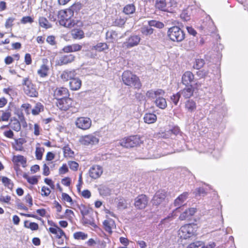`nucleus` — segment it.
<instances>
[{
  "label": "nucleus",
  "instance_id": "423d86ee",
  "mask_svg": "<svg viewBox=\"0 0 248 248\" xmlns=\"http://www.w3.org/2000/svg\"><path fill=\"white\" fill-rule=\"evenodd\" d=\"M22 89L24 93L31 97H36L38 95L35 84H33L29 76L24 78L22 81Z\"/></svg>",
  "mask_w": 248,
  "mask_h": 248
},
{
  "label": "nucleus",
  "instance_id": "4be33fe9",
  "mask_svg": "<svg viewBox=\"0 0 248 248\" xmlns=\"http://www.w3.org/2000/svg\"><path fill=\"white\" fill-rule=\"evenodd\" d=\"M26 142L25 138H19L14 139V141L12 143V147L16 151L22 152L24 151L23 145Z\"/></svg>",
  "mask_w": 248,
  "mask_h": 248
},
{
  "label": "nucleus",
  "instance_id": "f257e3e1",
  "mask_svg": "<svg viewBox=\"0 0 248 248\" xmlns=\"http://www.w3.org/2000/svg\"><path fill=\"white\" fill-rule=\"evenodd\" d=\"M74 12L71 9H66L59 11L58 14L59 22L61 25L68 28L72 27H82L83 22L78 19L72 18Z\"/></svg>",
  "mask_w": 248,
  "mask_h": 248
},
{
  "label": "nucleus",
  "instance_id": "a19ab883",
  "mask_svg": "<svg viewBox=\"0 0 248 248\" xmlns=\"http://www.w3.org/2000/svg\"><path fill=\"white\" fill-rule=\"evenodd\" d=\"M136 7L133 3L128 4L123 8V13L126 15L133 14L135 12Z\"/></svg>",
  "mask_w": 248,
  "mask_h": 248
},
{
  "label": "nucleus",
  "instance_id": "37998d69",
  "mask_svg": "<svg viewBox=\"0 0 248 248\" xmlns=\"http://www.w3.org/2000/svg\"><path fill=\"white\" fill-rule=\"evenodd\" d=\"M73 238L77 240H85L87 239L88 235L87 233L81 232L78 231L74 232L73 235Z\"/></svg>",
  "mask_w": 248,
  "mask_h": 248
},
{
  "label": "nucleus",
  "instance_id": "c9c22d12",
  "mask_svg": "<svg viewBox=\"0 0 248 248\" xmlns=\"http://www.w3.org/2000/svg\"><path fill=\"white\" fill-rule=\"evenodd\" d=\"M109 46L106 43H98L92 48V50H94L96 52H101L108 50Z\"/></svg>",
  "mask_w": 248,
  "mask_h": 248
},
{
  "label": "nucleus",
  "instance_id": "4c0bfd02",
  "mask_svg": "<svg viewBox=\"0 0 248 248\" xmlns=\"http://www.w3.org/2000/svg\"><path fill=\"white\" fill-rule=\"evenodd\" d=\"M106 38L108 40L109 42L114 43L117 41L118 34L114 31H108L106 32Z\"/></svg>",
  "mask_w": 248,
  "mask_h": 248
},
{
  "label": "nucleus",
  "instance_id": "6ab92c4d",
  "mask_svg": "<svg viewBox=\"0 0 248 248\" xmlns=\"http://www.w3.org/2000/svg\"><path fill=\"white\" fill-rule=\"evenodd\" d=\"M140 41V38L139 35H131L123 44V47L129 48L139 45Z\"/></svg>",
  "mask_w": 248,
  "mask_h": 248
},
{
  "label": "nucleus",
  "instance_id": "0eeeda50",
  "mask_svg": "<svg viewBox=\"0 0 248 248\" xmlns=\"http://www.w3.org/2000/svg\"><path fill=\"white\" fill-rule=\"evenodd\" d=\"M143 143L140 135H131L124 138L120 141V145L125 148H133L140 146Z\"/></svg>",
  "mask_w": 248,
  "mask_h": 248
},
{
  "label": "nucleus",
  "instance_id": "338daca9",
  "mask_svg": "<svg viewBox=\"0 0 248 248\" xmlns=\"http://www.w3.org/2000/svg\"><path fill=\"white\" fill-rule=\"evenodd\" d=\"M51 193L50 189L46 186H43L41 188V194L43 197H47Z\"/></svg>",
  "mask_w": 248,
  "mask_h": 248
},
{
  "label": "nucleus",
  "instance_id": "58836bf2",
  "mask_svg": "<svg viewBox=\"0 0 248 248\" xmlns=\"http://www.w3.org/2000/svg\"><path fill=\"white\" fill-rule=\"evenodd\" d=\"M143 119L145 123L151 124L156 122L157 117L156 115L154 113H148L145 114Z\"/></svg>",
  "mask_w": 248,
  "mask_h": 248
},
{
  "label": "nucleus",
  "instance_id": "0e129e2a",
  "mask_svg": "<svg viewBox=\"0 0 248 248\" xmlns=\"http://www.w3.org/2000/svg\"><path fill=\"white\" fill-rule=\"evenodd\" d=\"M204 61L202 59H198L196 60L195 63L193 65V67L196 69H200L202 67L204 64Z\"/></svg>",
  "mask_w": 248,
  "mask_h": 248
},
{
  "label": "nucleus",
  "instance_id": "f704fd0d",
  "mask_svg": "<svg viewBox=\"0 0 248 248\" xmlns=\"http://www.w3.org/2000/svg\"><path fill=\"white\" fill-rule=\"evenodd\" d=\"M45 152V148L41 146L39 143H37L36 144L35 155L36 159L38 160H41L43 158V154Z\"/></svg>",
  "mask_w": 248,
  "mask_h": 248
},
{
  "label": "nucleus",
  "instance_id": "13d9d810",
  "mask_svg": "<svg viewBox=\"0 0 248 248\" xmlns=\"http://www.w3.org/2000/svg\"><path fill=\"white\" fill-rule=\"evenodd\" d=\"M24 201L26 205L29 207H31L33 205V200L31 195L28 193L25 195L24 198Z\"/></svg>",
  "mask_w": 248,
  "mask_h": 248
},
{
  "label": "nucleus",
  "instance_id": "412c9836",
  "mask_svg": "<svg viewBox=\"0 0 248 248\" xmlns=\"http://www.w3.org/2000/svg\"><path fill=\"white\" fill-rule=\"evenodd\" d=\"M69 91L66 87H57L54 91V96L56 99L62 97H69Z\"/></svg>",
  "mask_w": 248,
  "mask_h": 248
},
{
  "label": "nucleus",
  "instance_id": "393cba45",
  "mask_svg": "<svg viewBox=\"0 0 248 248\" xmlns=\"http://www.w3.org/2000/svg\"><path fill=\"white\" fill-rule=\"evenodd\" d=\"M186 87L181 90L179 92L181 95L185 98H190L193 95L194 88L192 85H186Z\"/></svg>",
  "mask_w": 248,
  "mask_h": 248
},
{
  "label": "nucleus",
  "instance_id": "5fc2aeb1",
  "mask_svg": "<svg viewBox=\"0 0 248 248\" xmlns=\"http://www.w3.org/2000/svg\"><path fill=\"white\" fill-rule=\"evenodd\" d=\"M62 200L64 202L69 203L71 206H72L74 204V202L72 198L66 193H62Z\"/></svg>",
  "mask_w": 248,
  "mask_h": 248
},
{
  "label": "nucleus",
  "instance_id": "473e14b6",
  "mask_svg": "<svg viewBox=\"0 0 248 248\" xmlns=\"http://www.w3.org/2000/svg\"><path fill=\"white\" fill-rule=\"evenodd\" d=\"M59 217V219L65 218L70 222H72L74 217H75V213L72 210L66 209L65 210L64 214H62V215Z\"/></svg>",
  "mask_w": 248,
  "mask_h": 248
},
{
  "label": "nucleus",
  "instance_id": "ea45409f",
  "mask_svg": "<svg viewBox=\"0 0 248 248\" xmlns=\"http://www.w3.org/2000/svg\"><path fill=\"white\" fill-rule=\"evenodd\" d=\"M1 115L0 117V122H8L12 116L11 110L9 108L5 110H1Z\"/></svg>",
  "mask_w": 248,
  "mask_h": 248
},
{
  "label": "nucleus",
  "instance_id": "6e6d98bb",
  "mask_svg": "<svg viewBox=\"0 0 248 248\" xmlns=\"http://www.w3.org/2000/svg\"><path fill=\"white\" fill-rule=\"evenodd\" d=\"M31 108V105L28 103H24L21 106V110L24 111L27 115H30Z\"/></svg>",
  "mask_w": 248,
  "mask_h": 248
},
{
  "label": "nucleus",
  "instance_id": "a878e982",
  "mask_svg": "<svg viewBox=\"0 0 248 248\" xmlns=\"http://www.w3.org/2000/svg\"><path fill=\"white\" fill-rule=\"evenodd\" d=\"M71 31V35L75 40H80L85 37L84 31L81 29V27H73Z\"/></svg>",
  "mask_w": 248,
  "mask_h": 248
},
{
  "label": "nucleus",
  "instance_id": "680f3d73",
  "mask_svg": "<svg viewBox=\"0 0 248 248\" xmlns=\"http://www.w3.org/2000/svg\"><path fill=\"white\" fill-rule=\"evenodd\" d=\"M80 196L84 199H90L91 197L92 194L91 191L88 189H85L83 191L80 190V192H78Z\"/></svg>",
  "mask_w": 248,
  "mask_h": 248
},
{
  "label": "nucleus",
  "instance_id": "ddd939ff",
  "mask_svg": "<svg viewBox=\"0 0 248 248\" xmlns=\"http://www.w3.org/2000/svg\"><path fill=\"white\" fill-rule=\"evenodd\" d=\"M14 170L16 171L20 170V166L25 168L27 166V158L22 155H14L12 158Z\"/></svg>",
  "mask_w": 248,
  "mask_h": 248
},
{
  "label": "nucleus",
  "instance_id": "a211bd4d",
  "mask_svg": "<svg viewBox=\"0 0 248 248\" xmlns=\"http://www.w3.org/2000/svg\"><path fill=\"white\" fill-rule=\"evenodd\" d=\"M196 208L191 207L186 209L179 216V219L181 221H191L192 217L197 212Z\"/></svg>",
  "mask_w": 248,
  "mask_h": 248
},
{
  "label": "nucleus",
  "instance_id": "7c9ffc66",
  "mask_svg": "<svg viewBox=\"0 0 248 248\" xmlns=\"http://www.w3.org/2000/svg\"><path fill=\"white\" fill-rule=\"evenodd\" d=\"M82 85L81 80L78 78L75 77L69 82L70 89L72 91H78Z\"/></svg>",
  "mask_w": 248,
  "mask_h": 248
},
{
  "label": "nucleus",
  "instance_id": "774afa93",
  "mask_svg": "<svg viewBox=\"0 0 248 248\" xmlns=\"http://www.w3.org/2000/svg\"><path fill=\"white\" fill-rule=\"evenodd\" d=\"M34 21L33 18L30 16H23L20 20V22L23 24L27 23L31 24Z\"/></svg>",
  "mask_w": 248,
  "mask_h": 248
},
{
  "label": "nucleus",
  "instance_id": "9b49d317",
  "mask_svg": "<svg viewBox=\"0 0 248 248\" xmlns=\"http://www.w3.org/2000/svg\"><path fill=\"white\" fill-rule=\"evenodd\" d=\"M50 71L49 61L46 58L42 60V64L37 70V74L41 78H46L48 77Z\"/></svg>",
  "mask_w": 248,
  "mask_h": 248
},
{
  "label": "nucleus",
  "instance_id": "5701e85b",
  "mask_svg": "<svg viewBox=\"0 0 248 248\" xmlns=\"http://www.w3.org/2000/svg\"><path fill=\"white\" fill-rule=\"evenodd\" d=\"M103 173L102 168L99 165H93L89 170V175L93 179H97L100 177Z\"/></svg>",
  "mask_w": 248,
  "mask_h": 248
},
{
  "label": "nucleus",
  "instance_id": "f3484780",
  "mask_svg": "<svg viewBox=\"0 0 248 248\" xmlns=\"http://www.w3.org/2000/svg\"><path fill=\"white\" fill-rule=\"evenodd\" d=\"M76 56L72 54H65L61 56L56 61V65L63 66L68 65L75 62Z\"/></svg>",
  "mask_w": 248,
  "mask_h": 248
},
{
  "label": "nucleus",
  "instance_id": "09e8293b",
  "mask_svg": "<svg viewBox=\"0 0 248 248\" xmlns=\"http://www.w3.org/2000/svg\"><path fill=\"white\" fill-rule=\"evenodd\" d=\"M140 32L143 35L147 36L153 33L154 29L149 25V26H143L141 28Z\"/></svg>",
  "mask_w": 248,
  "mask_h": 248
},
{
  "label": "nucleus",
  "instance_id": "864d4df0",
  "mask_svg": "<svg viewBox=\"0 0 248 248\" xmlns=\"http://www.w3.org/2000/svg\"><path fill=\"white\" fill-rule=\"evenodd\" d=\"M186 248H205L203 242L198 241L190 244Z\"/></svg>",
  "mask_w": 248,
  "mask_h": 248
},
{
  "label": "nucleus",
  "instance_id": "79ce46f5",
  "mask_svg": "<svg viewBox=\"0 0 248 248\" xmlns=\"http://www.w3.org/2000/svg\"><path fill=\"white\" fill-rule=\"evenodd\" d=\"M62 150L64 157L69 158H74L75 156L74 152L71 150L68 145L64 146Z\"/></svg>",
  "mask_w": 248,
  "mask_h": 248
},
{
  "label": "nucleus",
  "instance_id": "6e6552de",
  "mask_svg": "<svg viewBox=\"0 0 248 248\" xmlns=\"http://www.w3.org/2000/svg\"><path fill=\"white\" fill-rule=\"evenodd\" d=\"M167 35L169 38L173 42H180L185 38L184 31L176 26H172L168 29Z\"/></svg>",
  "mask_w": 248,
  "mask_h": 248
},
{
  "label": "nucleus",
  "instance_id": "72a5a7b5",
  "mask_svg": "<svg viewBox=\"0 0 248 248\" xmlns=\"http://www.w3.org/2000/svg\"><path fill=\"white\" fill-rule=\"evenodd\" d=\"M0 181L5 187L11 190H13L14 184L10 179L6 176H0Z\"/></svg>",
  "mask_w": 248,
  "mask_h": 248
},
{
  "label": "nucleus",
  "instance_id": "bb28decb",
  "mask_svg": "<svg viewBox=\"0 0 248 248\" xmlns=\"http://www.w3.org/2000/svg\"><path fill=\"white\" fill-rule=\"evenodd\" d=\"M194 79V74L190 71H186L182 76V82L185 85H191Z\"/></svg>",
  "mask_w": 248,
  "mask_h": 248
},
{
  "label": "nucleus",
  "instance_id": "9d476101",
  "mask_svg": "<svg viewBox=\"0 0 248 248\" xmlns=\"http://www.w3.org/2000/svg\"><path fill=\"white\" fill-rule=\"evenodd\" d=\"M75 124L76 126L82 130H87L89 129L92 125V121L89 117L80 116L75 120Z\"/></svg>",
  "mask_w": 248,
  "mask_h": 248
},
{
  "label": "nucleus",
  "instance_id": "e433bc0d",
  "mask_svg": "<svg viewBox=\"0 0 248 248\" xmlns=\"http://www.w3.org/2000/svg\"><path fill=\"white\" fill-rule=\"evenodd\" d=\"M20 55L19 53H16L13 55V56H7L4 60V63L6 65H9L12 64L15 59L16 61H18L20 60Z\"/></svg>",
  "mask_w": 248,
  "mask_h": 248
},
{
  "label": "nucleus",
  "instance_id": "3c124183",
  "mask_svg": "<svg viewBox=\"0 0 248 248\" xmlns=\"http://www.w3.org/2000/svg\"><path fill=\"white\" fill-rule=\"evenodd\" d=\"M54 204L56 209L55 217L56 218L59 219V217L62 215V206L59 202L57 201H55Z\"/></svg>",
  "mask_w": 248,
  "mask_h": 248
},
{
  "label": "nucleus",
  "instance_id": "f8f14e48",
  "mask_svg": "<svg viewBox=\"0 0 248 248\" xmlns=\"http://www.w3.org/2000/svg\"><path fill=\"white\" fill-rule=\"evenodd\" d=\"M167 192L165 190L160 189L157 191L154 195L152 202L153 205L158 206L166 202Z\"/></svg>",
  "mask_w": 248,
  "mask_h": 248
},
{
  "label": "nucleus",
  "instance_id": "2f4dec72",
  "mask_svg": "<svg viewBox=\"0 0 248 248\" xmlns=\"http://www.w3.org/2000/svg\"><path fill=\"white\" fill-rule=\"evenodd\" d=\"M85 244L89 247H92L98 244V248H106V243L104 241H96L93 238H90L85 242Z\"/></svg>",
  "mask_w": 248,
  "mask_h": 248
},
{
  "label": "nucleus",
  "instance_id": "de8ad7c7",
  "mask_svg": "<svg viewBox=\"0 0 248 248\" xmlns=\"http://www.w3.org/2000/svg\"><path fill=\"white\" fill-rule=\"evenodd\" d=\"M23 177L31 185H36L38 184V178L37 176H30L27 174L24 173Z\"/></svg>",
  "mask_w": 248,
  "mask_h": 248
},
{
  "label": "nucleus",
  "instance_id": "69168bd1",
  "mask_svg": "<svg viewBox=\"0 0 248 248\" xmlns=\"http://www.w3.org/2000/svg\"><path fill=\"white\" fill-rule=\"evenodd\" d=\"M11 197L9 195H6L5 196L1 195L0 196V202L2 203H7L8 204H11Z\"/></svg>",
  "mask_w": 248,
  "mask_h": 248
},
{
  "label": "nucleus",
  "instance_id": "7ed1b4c3",
  "mask_svg": "<svg viewBox=\"0 0 248 248\" xmlns=\"http://www.w3.org/2000/svg\"><path fill=\"white\" fill-rule=\"evenodd\" d=\"M21 129V124L16 118H13L7 124H4L0 127V130L2 131L4 137L9 139H14V131L18 132Z\"/></svg>",
  "mask_w": 248,
  "mask_h": 248
},
{
  "label": "nucleus",
  "instance_id": "1a4fd4ad",
  "mask_svg": "<svg viewBox=\"0 0 248 248\" xmlns=\"http://www.w3.org/2000/svg\"><path fill=\"white\" fill-rule=\"evenodd\" d=\"M56 105L60 110L64 111L75 108L74 101L69 97L57 98Z\"/></svg>",
  "mask_w": 248,
  "mask_h": 248
},
{
  "label": "nucleus",
  "instance_id": "c03bdc74",
  "mask_svg": "<svg viewBox=\"0 0 248 248\" xmlns=\"http://www.w3.org/2000/svg\"><path fill=\"white\" fill-rule=\"evenodd\" d=\"M44 111V106L40 102L37 103L33 108L31 109V113L33 115H37L41 112Z\"/></svg>",
  "mask_w": 248,
  "mask_h": 248
},
{
  "label": "nucleus",
  "instance_id": "c85d7f7f",
  "mask_svg": "<svg viewBox=\"0 0 248 248\" xmlns=\"http://www.w3.org/2000/svg\"><path fill=\"white\" fill-rule=\"evenodd\" d=\"M188 195V193L187 192H183L174 201V204L175 206H178L176 208V211H179L181 209L180 206L187 199Z\"/></svg>",
  "mask_w": 248,
  "mask_h": 248
},
{
  "label": "nucleus",
  "instance_id": "2eb2a0df",
  "mask_svg": "<svg viewBox=\"0 0 248 248\" xmlns=\"http://www.w3.org/2000/svg\"><path fill=\"white\" fill-rule=\"evenodd\" d=\"M99 141V138L92 134L82 136L79 140L80 143L85 146L95 145Z\"/></svg>",
  "mask_w": 248,
  "mask_h": 248
},
{
  "label": "nucleus",
  "instance_id": "c756f323",
  "mask_svg": "<svg viewBox=\"0 0 248 248\" xmlns=\"http://www.w3.org/2000/svg\"><path fill=\"white\" fill-rule=\"evenodd\" d=\"M103 225L105 231L109 234H111L112 229L115 226L114 220L111 218H108L103 221Z\"/></svg>",
  "mask_w": 248,
  "mask_h": 248
},
{
  "label": "nucleus",
  "instance_id": "dca6fc26",
  "mask_svg": "<svg viewBox=\"0 0 248 248\" xmlns=\"http://www.w3.org/2000/svg\"><path fill=\"white\" fill-rule=\"evenodd\" d=\"M48 224L51 226L48 228V232L55 235L56 238L60 239L62 236H65V233L55 223L52 221H48Z\"/></svg>",
  "mask_w": 248,
  "mask_h": 248
},
{
  "label": "nucleus",
  "instance_id": "a18cd8bd",
  "mask_svg": "<svg viewBox=\"0 0 248 248\" xmlns=\"http://www.w3.org/2000/svg\"><path fill=\"white\" fill-rule=\"evenodd\" d=\"M186 108L189 112H192L196 108V104L192 100L189 99L185 103Z\"/></svg>",
  "mask_w": 248,
  "mask_h": 248
},
{
  "label": "nucleus",
  "instance_id": "bf43d9fd",
  "mask_svg": "<svg viewBox=\"0 0 248 248\" xmlns=\"http://www.w3.org/2000/svg\"><path fill=\"white\" fill-rule=\"evenodd\" d=\"M148 24L151 27H155L159 29H161L164 26V25L162 22L154 20L149 21L148 22Z\"/></svg>",
  "mask_w": 248,
  "mask_h": 248
},
{
  "label": "nucleus",
  "instance_id": "20e7f679",
  "mask_svg": "<svg viewBox=\"0 0 248 248\" xmlns=\"http://www.w3.org/2000/svg\"><path fill=\"white\" fill-rule=\"evenodd\" d=\"M165 93V91L161 89L150 90L146 92V95L149 98H155L154 103L155 105L161 109H165L167 107L166 100L163 97Z\"/></svg>",
  "mask_w": 248,
  "mask_h": 248
},
{
  "label": "nucleus",
  "instance_id": "4d7b16f0",
  "mask_svg": "<svg viewBox=\"0 0 248 248\" xmlns=\"http://www.w3.org/2000/svg\"><path fill=\"white\" fill-rule=\"evenodd\" d=\"M67 164L70 169L74 171H77L79 168V164L75 161H69Z\"/></svg>",
  "mask_w": 248,
  "mask_h": 248
},
{
  "label": "nucleus",
  "instance_id": "aec40b11",
  "mask_svg": "<svg viewBox=\"0 0 248 248\" xmlns=\"http://www.w3.org/2000/svg\"><path fill=\"white\" fill-rule=\"evenodd\" d=\"M77 73L75 69H66L62 72L60 78L63 82L71 81L74 78L76 77Z\"/></svg>",
  "mask_w": 248,
  "mask_h": 248
},
{
  "label": "nucleus",
  "instance_id": "b1692460",
  "mask_svg": "<svg viewBox=\"0 0 248 248\" xmlns=\"http://www.w3.org/2000/svg\"><path fill=\"white\" fill-rule=\"evenodd\" d=\"M78 207L82 216L83 219L85 220V223L92 225L93 221L85 220V216L89 214L92 211V208L87 206L86 205L83 204H81L80 205H78Z\"/></svg>",
  "mask_w": 248,
  "mask_h": 248
},
{
  "label": "nucleus",
  "instance_id": "052dcab7",
  "mask_svg": "<svg viewBox=\"0 0 248 248\" xmlns=\"http://www.w3.org/2000/svg\"><path fill=\"white\" fill-rule=\"evenodd\" d=\"M69 172V169L66 163H63L61 167L59 168L58 173L59 175H62L65 174Z\"/></svg>",
  "mask_w": 248,
  "mask_h": 248
},
{
  "label": "nucleus",
  "instance_id": "8fccbe9b",
  "mask_svg": "<svg viewBox=\"0 0 248 248\" xmlns=\"http://www.w3.org/2000/svg\"><path fill=\"white\" fill-rule=\"evenodd\" d=\"M28 221L26 220L24 222V226L28 229H31V231H37L39 229V225L36 222H30L28 225Z\"/></svg>",
  "mask_w": 248,
  "mask_h": 248
},
{
  "label": "nucleus",
  "instance_id": "49530a36",
  "mask_svg": "<svg viewBox=\"0 0 248 248\" xmlns=\"http://www.w3.org/2000/svg\"><path fill=\"white\" fill-rule=\"evenodd\" d=\"M39 25L45 29H48L51 27V25L49 23L48 20L45 17L41 16L38 19Z\"/></svg>",
  "mask_w": 248,
  "mask_h": 248
},
{
  "label": "nucleus",
  "instance_id": "cd10ccee",
  "mask_svg": "<svg viewBox=\"0 0 248 248\" xmlns=\"http://www.w3.org/2000/svg\"><path fill=\"white\" fill-rule=\"evenodd\" d=\"M82 46L78 44H73L64 46L62 51L66 53L79 51L81 50Z\"/></svg>",
  "mask_w": 248,
  "mask_h": 248
},
{
  "label": "nucleus",
  "instance_id": "4468645a",
  "mask_svg": "<svg viewBox=\"0 0 248 248\" xmlns=\"http://www.w3.org/2000/svg\"><path fill=\"white\" fill-rule=\"evenodd\" d=\"M149 202L148 197L145 194H140L138 195L134 200V206L139 210L145 209Z\"/></svg>",
  "mask_w": 248,
  "mask_h": 248
},
{
  "label": "nucleus",
  "instance_id": "e2e57ef3",
  "mask_svg": "<svg viewBox=\"0 0 248 248\" xmlns=\"http://www.w3.org/2000/svg\"><path fill=\"white\" fill-rule=\"evenodd\" d=\"M15 18L13 17H8L5 21V27L6 29H11L14 25V22L15 20Z\"/></svg>",
  "mask_w": 248,
  "mask_h": 248
},
{
  "label": "nucleus",
  "instance_id": "39448f33",
  "mask_svg": "<svg viewBox=\"0 0 248 248\" xmlns=\"http://www.w3.org/2000/svg\"><path fill=\"white\" fill-rule=\"evenodd\" d=\"M198 226L195 223L183 225L178 230V235L181 239H187L197 235Z\"/></svg>",
  "mask_w": 248,
  "mask_h": 248
},
{
  "label": "nucleus",
  "instance_id": "f03ea898",
  "mask_svg": "<svg viewBox=\"0 0 248 248\" xmlns=\"http://www.w3.org/2000/svg\"><path fill=\"white\" fill-rule=\"evenodd\" d=\"M122 80L124 85L130 88L140 90L142 87L140 78L130 70H126L123 72Z\"/></svg>",
  "mask_w": 248,
  "mask_h": 248
},
{
  "label": "nucleus",
  "instance_id": "603ef678",
  "mask_svg": "<svg viewBox=\"0 0 248 248\" xmlns=\"http://www.w3.org/2000/svg\"><path fill=\"white\" fill-rule=\"evenodd\" d=\"M180 132V129L178 127H174L171 129L167 131L165 135L163 136V138H168L172 134L177 135Z\"/></svg>",
  "mask_w": 248,
  "mask_h": 248
}]
</instances>
